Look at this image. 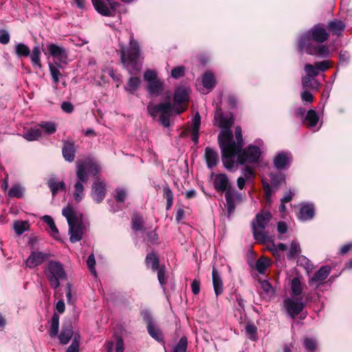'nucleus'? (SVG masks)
<instances>
[{
    "label": "nucleus",
    "instance_id": "nucleus-61",
    "mask_svg": "<svg viewBox=\"0 0 352 352\" xmlns=\"http://www.w3.org/2000/svg\"><path fill=\"white\" fill-rule=\"evenodd\" d=\"M50 73L52 77V79L55 83L58 82L59 80V76L60 75L58 69L53 66L52 65H50Z\"/></svg>",
    "mask_w": 352,
    "mask_h": 352
},
{
    "label": "nucleus",
    "instance_id": "nucleus-17",
    "mask_svg": "<svg viewBox=\"0 0 352 352\" xmlns=\"http://www.w3.org/2000/svg\"><path fill=\"white\" fill-rule=\"evenodd\" d=\"M329 67V60H325L320 62H316L314 65L307 63L305 65L304 69L307 74L316 78L319 74L320 72H324L327 70Z\"/></svg>",
    "mask_w": 352,
    "mask_h": 352
},
{
    "label": "nucleus",
    "instance_id": "nucleus-26",
    "mask_svg": "<svg viewBox=\"0 0 352 352\" xmlns=\"http://www.w3.org/2000/svg\"><path fill=\"white\" fill-rule=\"evenodd\" d=\"M212 285L214 291L215 293V295L219 296L220 294H221L223 292V281L222 279L217 272V270L215 269L214 267H213L212 269Z\"/></svg>",
    "mask_w": 352,
    "mask_h": 352
},
{
    "label": "nucleus",
    "instance_id": "nucleus-55",
    "mask_svg": "<svg viewBox=\"0 0 352 352\" xmlns=\"http://www.w3.org/2000/svg\"><path fill=\"white\" fill-rule=\"evenodd\" d=\"M95 265H96V261H95V257H94V254H91L89 256L87 260V265L89 268V270H90L91 273L96 277L97 276V274H96V268H95Z\"/></svg>",
    "mask_w": 352,
    "mask_h": 352
},
{
    "label": "nucleus",
    "instance_id": "nucleus-54",
    "mask_svg": "<svg viewBox=\"0 0 352 352\" xmlns=\"http://www.w3.org/2000/svg\"><path fill=\"white\" fill-rule=\"evenodd\" d=\"M283 180H284V177L281 173H277V174L272 173L270 175L271 184L276 188H277Z\"/></svg>",
    "mask_w": 352,
    "mask_h": 352
},
{
    "label": "nucleus",
    "instance_id": "nucleus-14",
    "mask_svg": "<svg viewBox=\"0 0 352 352\" xmlns=\"http://www.w3.org/2000/svg\"><path fill=\"white\" fill-rule=\"evenodd\" d=\"M225 199L226 201V207L228 211V217H230L234 211L236 204L241 201L242 195L232 187L225 192Z\"/></svg>",
    "mask_w": 352,
    "mask_h": 352
},
{
    "label": "nucleus",
    "instance_id": "nucleus-37",
    "mask_svg": "<svg viewBox=\"0 0 352 352\" xmlns=\"http://www.w3.org/2000/svg\"><path fill=\"white\" fill-rule=\"evenodd\" d=\"M163 195L166 199V209L169 210L173 204V193L168 185L163 187Z\"/></svg>",
    "mask_w": 352,
    "mask_h": 352
},
{
    "label": "nucleus",
    "instance_id": "nucleus-27",
    "mask_svg": "<svg viewBox=\"0 0 352 352\" xmlns=\"http://www.w3.org/2000/svg\"><path fill=\"white\" fill-rule=\"evenodd\" d=\"M327 29L329 32H331L333 34H336L337 36H340L342 34V32L345 28V24L343 21L334 19L331 21L327 24Z\"/></svg>",
    "mask_w": 352,
    "mask_h": 352
},
{
    "label": "nucleus",
    "instance_id": "nucleus-12",
    "mask_svg": "<svg viewBox=\"0 0 352 352\" xmlns=\"http://www.w3.org/2000/svg\"><path fill=\"white\" fill-rule=\"evenodd\" d=\"M59 315L57 313H54L52 318L48 322L49 329L48 333L50 338H54L58 337L60 344H66V331L63 327L60 335L59 333Z\"/></svg>",
    "mask_w": 352,
    "mask_h": 352
},
{
    "label": "nucleus",
    "instance_id": "nucleus-13",
    "mask_svg": "<svg viewBox=\"0 0 352 352\" xmlns=\"http://www.w3.org/2000/svg\"><path fill=\"white\" fill-rule=\"evenodd\" d=\"M283 306L287 314L295 318L303 310L305 304L302 298H287L283 301Z\"/></svg>",
    "mask_w": 352,
    "mask_h": 352
},
{
    "label": "nucleus",
    "instance_id": "nucleus-52",
    "mask_svg": "<svg viewBox=\"0 0 352 352\" xmlns=\"http://www.w3.org/2000/svg\"><path fill=\"white\" fill-rule=\"evenodd\" d=\"M102 72L104 73H107L112 78V79L118 83L117 87L119 86V84L120 83L122 80V76L120 74L113 71V69L110 67L106 68L105 69H102Z\"/></svg>",
    "mask_w": 352,
    "mask_h": 352
},
{
    "label": "nucleus",
    "instance_id": "nucleus-5",
    "mask_svg": "<svg viewBox=\"0 0 352 352\" xmlns=\"http://www.w3.org/2000/svg\"><path fill=\"white\" fill-rule=\"evenodd\" d=\"M67 224L69 225L70 241L75 243L80 241L85 230L83 215L73 210L69 204H67Z\"/></svg>",
    "mask_w": 352,
    "mask_h": 352
},
{
    "label": "nucleus",
    "instance_id": "nucleus-48",
    "mask_svg": "<svg viewBox=\"0 0 352 352\" xmlns=\"http://www.w3.org/2000/svg\"><path fill=\"white\" fill-rule=\"evenodd\" d=\"M77 146L74 143L67 140V162H73L75 158Z\"/></svg>",
    "mask_w": 352,
    "mask_h": 352
},
{
    "label": "nucleus",
    "instance_id": "nucleus-36",
    "mask_svg": "<svg viewBox=\"0 0 352 352\" xmlns=\"http://www.w3.org/2000/svg\"><path fill=\"white\" fill-rule=\"evenodd\" d=\"M128 195L127 190L124 187H117L113 193V197L118 204H123Z\"/></svg>",
    "mask_w": 352,
    "mask_h": 352
},
{
    "label": "nucleus",
    "instance_id": "nucleus-57",
    "mask_svg": "<svg viewBox=\"0 0 352 352\" xmlns=\"http://www.w3.org/2000/svg\"><path fill=\"white\" fill-rule=\"evenodd\" d=\"M260 284L261 289L266 294L271 295L274 293L272 287L267 280H261L260 281Z\"/></svg>",
    "mask_w": 352,
    "mask_h": 352
},
{
    "label": "nucleus",
    "instance_id": "nucleus-32",
    "mask_svg": "<svg viewBox=\"0 0 352 352\" xmlns=\"http://www.w3.org/2000/svg\"><path fill=\"white\" fill-rule=\"evenodd\" d=\"M42 136V131L38 127L31 128L23 134V138L28 141L38 140Z\"/></svg>",
    "mask_w": 352,
    "mask_h": 352
},
{
    "label": "nucleus",
    "instance_id": "nucleus-6",
    "mask_svg": "<svg viewBox=\"0 0 352 352\" xmlns=\"http://www.w3.org/2000/svg\"><path fill=\"white\" fill-rule=\"evenodd\" d=\"M272 214L270 212L265 211L258 213L256 219L252 221V232L254 239L260 243L267 242L273 243L274 238L265 230L267 223L272 219Z\"/></svg>",
    "mask_w": 352,
    "mask_h": 352
},
{
    "label": "nucleus",
    "instance_id": "nucleus-59",
    "mask_svg": "<svg viewBox=\"0 0 352 352\" xmlns=\"http://www.w3.org/2000/svg\"><path fill=\"white\" fill-rule=\"evenodd\" d=\"M201 124V117L199 113H197L192 120V130H199Z\"/></svg>",
    "mask_w": 352,
    "mask_h": 352
},
{
    "label": "nucleus",
    "instance_id": "nucleus-53",
    "mask_svg": "<svg viewBox=\"0 0 352 352\" xmlns=\"http://www.w3.org/2000/svg\"><path fill=\"white\" fill-rule=\"evenodd\" d=\"M256 270L260 274H264L267 267V262L265 258H260L256 262L255 265Z\"/></svg>",
    "mask_w": 352,
    "mask_h": 352
},
{
    "label": "nucleus",
    "instance_id": "nucleus-23",
    "mask_svg": "<svg viewBox=\"0 0 352 352\" xmlns=\"http://www.w3.org/2000/svg\"><path fill=\"white\" fill-rule=\"evenodd\" d=\"M331 272V268L324 265L321 267L318 271H316L309 280L310 284H316L318 286L322 284L324 280L328 277Z\"/></svg>",
    "mask_w": 352,
    "mask_h": 352
},
{
    "label": "nucleus",
    "instance_id": "nucleus-1",
    "mask_svg": "<svg viewBox=\"0 0 352 352\" xmlns=\"http://www.w3.org/2000/svg\"><path fill=\"white\" fill-rule=\"evenodd\" d=\"M190 89L186 86H179L175 90L173 104L170 102L160 103L157 104H148L147 107L148 113L155 118L160 115L159 121L164 126H170V117L175 112L179 114L187 109V103L189 101Z\"/></svg>",
    "mask_w": 352,
    "mask_h": 352
},
{
    "label": "nucleus",
    "instance_id": "nucleus-58",
    "mask_svg": "<svg viewBox=\"0 0 352 352\" xmlns=\"http://www.w3.org/2000/svg\"><path fill=\"white\" fill-rule=\"evenodd\" d=\"M141 315L144 320L146 322L147 327L150 326V324H153V318L148 310H143L141 312Z\"/></svg>",
    "mask_w": 352,
    "mask_h": 352
},
{
    "label": "nucleus",
    "instance_id": "nucleus-15",
    "mask_svg": "<svg viewBox=\"0 0 352 352\" xmlns=\"http://www.w3.org/2000/svg\"><path fill=\"white\" fill-rule=\"evenodd\" d=\"M214 188L219 192H225L232 188L230 181L225 173H211Z\"/></svg>",
    "mask_w": 352,
    "mask_h": 352
},
{
    "label": "nucleus",
    "instance_id": "nucleus-30",
    "mask_svg": "<svg viewBox=\"0 0 352 352\" xmlns=\"http://www.w3.org/2000/svg\"><path fill=\"white\" fill-rule=\"evenodd\" d=\"M202 84L208 91L211 90L215 86V78L213 74L210 72H206L202 78Z\"/></svg>",
    "mask_w": 352,
    "mask_h": 352
},
{
    "label": "nucleus",
    "instance_id": "nucleus-20",
    "mask_svg": "<svg viewBox=\"0 0 352 352\" xmlns=\"http://www.w3.org/2000/svg\"><path fill=\"white\" fill-rule=\"evenodd\" d=\"M92 197L98 203L102 201L106 195V185L103 180L96 179L92 187Z\"/></svg>",
    "mask_w": 352,
    "mask_h": 352
},
{
    "label": "nucleus",
    "instance_id": "nucleus-62",
    "mask_svg": "<svg viewBox=\"0 0 352 352\" xmlns=\"http://www.w3.org/2000/svg\"><path fill=\"white\" fill-rule=\"evenodd\" d=\"M50 233L54 239L60 240V234L54 222L50 227Z\"/></svg>",
    "mask_w": 352,
    "mask_h": 352
},
{
    "label": "nucleus",
    "instance_id": "nucleus-50",
    "mask_svg": "<svg viewBox=\"0 0 352 352\" xmlns=\"http://www.w3.org/2000/svg\"><path fill=\"white\" fill-rule=\"evenodd\" d=\"M142 218L138 215H134L132 218V229L135 231H140L142 230Z\"/></svg>",
    "mask_w": 352,
    "mask_h": 352
},
{
    "label": "nucleus",
    "instance_id": "nucleus-40",
    "mask_svg": "<svg viewBox=\"0 0 352 352\" xmlns=\"http://www.w3.org/2000/svg\"><path fill=\"white\" fill-rule=\"evenodd\" d=\"M48 186L50 187L52 194L54 195L60 190L64 188L65 184L63 182H57L54 177L50 178L47 182Z\"/></svg>",
    "mask_w": 352,
    "mask_h": 352
},
{
    "label": "nucleus",
    "instance_id": "nucleus-29",
    "mask_svg": "<svg viewBox=\"0 0 352 352\" xmlns=\"http://www.w3.org/2000/svg\"><path fill=\"white\" fill-rule=\"evenodd\" d=\"M290 288L292 297L301 298L300 296L302 292L303 285L298 277H294L291 280Z\"/></svg>",
    "mask_w": 352,
    "mask_h": 352
},
{
    "label": "nucleus",
    "instance_id": "nucleus-47",
    "mask_svg": "<svg viewBox=\"0 0 352 352\" xmlns=\"http://www.w3.org/2000/svg\"><path fill=\"white\" fill-rule=\"evenodd\" d=\"M316 340L312 338H305L303 340V346L308 352H314L316 349Z\"/></svg>",
    "mask_w": 352,
    "mask_h": 352
},
{
    "label": "nucleus",
    "instance_id": "nucleus-34",
    "mask_svg": "<svg viewBox=\"0 0 352 352\" xmlns=\"http://www.w3.org/2000/svg\"><path fill=\"white\" fill-rule=\"evenodd\" d=\"M145 261L147 267H151L153 271L160 268L158 256L153 252L148 253L146 255Z\"/></svg>",
    "mask_w": 352,
    "mask_h": 352
},
{
    "label": "nucleus",
    "instance_id": "nucleus-2",
    "mask_svg": "<svg viewBox=\"0 0 352 352\" xmlns=\"http://www.w3.org/2000/svg\"><path fill=\"white\" fill-rule=\"evenodd\" d=\"M76 169L77 181L74 185V198L79 202L84 196V184L88 182L87 172L96 176L100 173V166L96 159L87 157L77 161Z\"/></svg>",
    "mask_w": 352,
    "mask_h": 352
},
{
    "label": "nucleus",
    "instance_id": "nucleus-63",
    "mask_svg": "<svg viewBox=\"0 0 352 352\" xmlns=\"http://www.w3.org/2000/svg\"><path fill=\"white\" fill-rule=\"evenodd\" d=\"M86 42L82 40H80L76 36H71L69 39H67V45L72 44L74 45H79L81 46L84 45Z\"/></svg>",
    "mask_w": 352,
    "mask_h": 352
},
{
    "label": "nucleus",
    "instance_id": "nucleus-60",
    "mask_svg": "<svg viewBox=\"0 0 352 352\" xmlns=\"http://www.w3.org/2000/svg\"><path fill=\"white\" fill-rule=\"evenodd\" d=\"M157 278L160 283V285L164 287L166 284V278H165V270L164 267H160L157 270Z\"/></svg>",
    "mask_w": 352,
    "mask_h": 352
},
{
    "label": "nucleus",
    "instance_id": "nucleus-44",
    "mask_svg": "<svg viewBox=\"0 0 352 352\" xmlns=\"http://www.w3.org/2000/svg\"><path fill=\"white\" fill-rule=\"evenodd\" d=\"M23 192L24 188L19 184H15L8 191V196L10 197L21 198Z\"/></svg>",
    "mask_w": 352,
    "mask_h": 352
},
{
    "label": "nucleus",
    "instance_id": "nucleus-38",
    "mask_svg": "<svg viewBox=\"0 0 352 352\" xmlns=\"http://www.w3.org/2000/svg\"><path fill=\"white\" fill-rule=\"evenodd\" d=\"M301 252L300 243L297 241H292L287 253V258L293 259L296 258Z\"/></svg>",
    "mask_w": 352,
    "mask_h": 352
},
{
    "label": "nucleus",
    "instance_id": "nucleus-46",
    "mask_svg": "<svg viewBox=\"0 0 352 352\" xmlns=\"http://www.w3.org/2000/svg\"><path fill=\"white\" fill-rule=\"evenodd\" d=\"M47 50L49 54L56 58H59L64 52L63 48L55 44L49 45L47 46Z\"/></svg>",
    "mask_w": 352,
    "mask_h": 352
},
{
    "label": "nucleus",
    "instance_id": "nucleus-31",
    "mask_svg": "<svg viewBox=\"0 0 352 352\" xmlns=\"http://www.w3.org/2000/svg\"><path fill=\"white\" fill-rule=\"evenodd\" d=\"M140 79L138 77H131L126 85L124 87V89L129 94H133L138 89L140 85Z\"/></svg>",
    "mask_w": 352,
    "mask_h": 352
},
{
    "label": "nucleus",
    "instance_id": "nucleus-24",
    "mask_svg": "<svg viewBox=\"0 0 352 352\" xmlns=\"http://www.w3.org/2000/svg\"><path fill=\"white\" fill-rule=\"evenodd\" d=\"M204 158L206 162L207 167L209 169H212L219 162V157L218 152L210 147L206 148Z\"/></svg>",
    "mask_w": 352,
    "mask_h": 352
},
{
    "label": "nucleus",
    "instance_id": "nucleus-42",
    "mask_svg": "<svg viewBox=\"0 0 352 352\" xmlns=\"http://www.w3.org/2000/svg\"><path fill=\"white\" fill-rule=\"evenodd\" d=\"M188 340L186 336L180 338L179 342L173 346L172 352H186Z\"/></svg>",
    "mask_w": 352,
    "mask_h": 352
},
{
    "label": "nucleus",
    "instance_id": "nucleus-4",
    "mask_svg": "<svg viewBox=\"0 0 352 352\" xmlns=\"http://www.w3.org/2000/svg\"><path fill=\"white\" fill-rule=\"evenodd\" d=\"M140 52L138 43L132 37L130 38L128 47L120 46L121 63L131 74L140 69L138 64Z\"/></svg>",
    "mask_w": 352,
    "mask_h": 352
},
{
    "label": "nucleus",
    "instance_id": "nucleus-25",
    "mask_svg": "<svg viewBox=\"0 0 352 352\" xmlns=\"http://www.w3.org/2000/svg\"><path fill=\"white\" fill-rule=\"evenodd\" d=\"M67 310H72V314L70 316L69 320L71 321H76L79 316L80 311L76 307L75 300L73 298L71 294V286L67 283Z\"/></svg>",
    "mask_w": 352,
    "mask_h": 352
},
{
    "label": "nucleus",
    "instance_id": "nucleus-19",
    "mask_svg": "<svg viewBox=\"0 0 352 352\" xmlns=\"http://www.w3.org/2000/svg\"><path fill=\"white\" fill-rule=\"evenodd\" d=\"M48 256V254L39 251H32L25 261V265L27 267L34 268L45 261Z\"/></svg>",
    "mask_w": 352,
    "mask_h": 352
},
{
    "label": "nucleus",
    "instance_id": "nucleus-64",
    "mask_svg": "<svg viewBox=\"0 0 352 352\" xmlns=\"http://www.w3.org/2000/svg\"><path fill=\"white\" fill-rule=\"evenodd\" d=\"M243 176L246 180L251 179L254 177L253 170L250 167H245L243 170Z\"/></svg>",
    "mask_w": 352,
    "mask_h": 352
},
{
    "label": "nucleus",
    "instance_id": "nucleus-10",
    "mask_svg": "<svg viewBox=\"0 0 352 352\" xmlns=\"http://www.w3.org/2000/svg\"><path fill=\"white\" fill-rule=\"evenodd\" d=\"M214 120L218 126L221 128V131L218 135V142L226 138L230 140L231 130L230 127L233 123L232 116L230 114L223 113L217 111L214 116Z\"/></svg>",
    "mask_w": 352,
    "mask_h": 352
},
{
    "label": "nucleus",
    "instance_id": "nucleus-18",
    "mask_svg": "<svg viewBox=\"0 0 352 352\" xmlns=\"http://www.w3.org/2000/svg\"><path fill=\"white\" fill-rule=\"evenodd\" d=\"M292 160V153L289 151H281L274 158V165L278 170H283L290 166Z\"/></svg>",
    "mask_w": 352,
    "mask_h": 352
},
{
    "label": "nucleus",
    "instance_id": "nucleus-16",
    "mask_svg": "<svg viewBox=\"0 0 352 352\" xmlns=\"http://www.w3.org/2000/svg\"><path fill=\"white\" fill-rule=\"evenodd\" d=\"M306 33H309V36L312 42L316 41L318 43H322L329 38V34L324 25L322 23L314 25L311 30Z\"/></svg>",
    "mask_w": 352,
    "mask_h": 352
},
{
    "label": "nucleus",
    "instance_id": "nucleus-51",
    "mask_svg": "<svg viewBox=\"0 0 352 352\" xmlns=\"http://www.w3.org/2000/svg\"><path fill=\"white\" fill-rule=\"evenodd\" d=\"M144 79L148 84L151 82H154L158 80L157 74L155 70L147 69L144 74Z\"/></svg>",
    "mask_w": 352,
    "mask_h": 352
},
{
    "label": "nucleus",
    "instance_id": "nucleus-33",
    "mask_svg": "<svg viewBox=\"0 0 352 352\" xmlns=\"http://www.w3.org/2000/svg\"><path fill=\"white\" fill-rule=\"evenodd\" d=\"M318 120L319 117L317 112L314 109H310L306 114L305 122L310 127H314L317 124Z\"/></svg>",
    "mask_w": 352,
    "mask_h": 352
},
{
    "label": "nucleus",
    "instance_id": "nucleus-43",
    "mask_svg": "<svg viewBox=\"0 0 352 352\" xmlns=\"http://www.w3.org/2000/svg\"><path fill=\"white\" fill-rule=\"evenodd\" d=\"M15 53L19 57H27L30 54V50L26 45L18 43L15 46Z\"/></svg>",
    "mask_w": 352,
    "mask_h": 352
},
{
    "label": "nucleus",
    "instance_id": "nucleus-49",
    "mask_svg": "<svg viewBox=\"0 0 352 352\" xmlns=\"http://www.w3.org/2000/svg\"><path fill=\"white\" fill-rule=\"evenodd\" d=\"M39 126L43 129L47 134H52L56 130L55 124L52 122H41Z\"/></svg>",
    "mask_w": 352,
    "mask_h": 352
},
{
    "label": "nucleus",
    "instance_id": "nucleus-21",
    "mask_svg": "<svg viewBox=\"0 0 352 352\" xmlns=\"http://www.w3.org/2000/svg\"><path fill=\"white\" fill-rule=\"evenodd\" d=\"M315 215V208L313 204L302 203L300 204L298 218L302 221L311 220Z\"/></svg>",
    "mask_w": 352,
    "mask_h": 352
},
{
    "label": "nucleus",
    "instance_id": "nucleus-8",
    "mask_svg": "<svg viewBox=\"0 0 352 352\" xmlns=\"http://www.w3.org/2000/svg\"><path fill=\"white\" fill-rule=\"evenodd\" d=\"M263 148V142L261 140L254 142V144H250L244 150H241L240 153L236 155L235 162L239 164L245 163H256L258 161L262 149Z\"/></svg>",
    "mask_w": 352,
    "mask_h": 352
},
{
    "label": "nucleus",
    "instance_id": "nucleus-28",
    "mask_svg": "<svg viewBox=\"0 0 352 352\" xmlns=\"http://www.w3.org/2000/svg\"><path fill=\"white\" fill-rule=\"evenodd\" d=\"M164 83L162 80L158 79L156 81L151 82L147 85V90L151 96H158L161 95L164 90Z\"/></svg>",
    "mask_w": 352,
    "mask_h": 352
},
{
    "label": "nucleus",
    "instance_id": "nucleus-3",
    "mask_svg": "<svg viewBox=\"0 0 352 352\" xmlns=\"http://www.w3.org/2000/svg\"><path fill=\"white\" fill-rule=\"evenodd\" d=\"M230 140L223 138L219 144L222 153V162L224 167L231 170L235 165L236 155L240 153L243 147L242 130L240 126L235 128V138L234 140L232 132L231 131Z\"/></svg>",
    "mask_w": 352,
    "mask_h": 352
},
{
    "label": "nucleus",
    "instance_id": "nucleus-9",
    "mask_svg": "<svg viewBox=\"0 0 352 352\" xmlns=\"http://www.w3.org/2000/svg\"><path fill=\"white\" fill-rule=\"evenodd\" d=\"M45 274L50 286L54 289L60 285V280L64 278L65 271L63 265L58 261H51L45 270Z\"/></svg>",
    "mask_w": 352,
    "mask_h": 352
},
{
    "label": "nucleus",
    "instance_id": "nucleus-45",
    "mask_svg": "<svg viewBox=\"0 0 352 352\" xmlns=\"http://www.w3.org/2000/svg\"><path fill=\"white\" fill-rule=\"evenodd\" d=\"M13 228L17 234H22L28 230V223L23 221H15L13 223Z\"/></svg>",
    "mask_w": 352,
    "mask_h": 352
},
{
    "label": "nucleus",
    "instance_id": "nucleus-39",
    "mask_svg": "<svg viewBox=\"0 0 352 352\" xmlns=\"http://www.w3.org/2000/svg\"><path fill=\"white\" fill-rule=\"evenodd\" d=\"M147 330L149 335L153 338L155 340L157 341H162L164 339L163 335L160 330L155 325L150 324V326L147 327Z\"/></svg>",
    "mask_w": 352,
    "mask_h": 352
},
{
    "label": "nucleus",
    "instance_id": "nucleus-35",
    "mask_svg": "<svg viewBox=\"0 0 352 352\" xmlns=\"http://www.w3.org/2000/svg\"><path fill=\"white\" fill-rule=\"evenodd\" d=\"M30 56L32 64L34 67L41 68V49L39 46H35L32 51V53L29 55Z\"/></svg>",
    "mask_w": 352,
    "mask_h": 352
},
{
    "label": "nucleus",
    "instance_id": "nucleus-41",
    "mask_svg": "<svg viewBox=\"0 0 352 352\" xmlns=\"http://www.w3.org/2000/svg\"><path fill=\"white\" fill-rule=\"evenodd\" d=\"M245 332L251 340L255 341L257 340V327L253 322H248L245 326Z\"/></svg>",
    "mask_w": 352,
    "mask_h": 352
},
{
    "label": "nucleus",
    "instance_id": "nucleus-56",
    "mask_svg": "<svg viewBox=\"0 0 352 352\" xmlns=\"http://www.w3.org/2000/svg\"><path fill=\"white\" fill-rule=\"evenodd\" d=\"M185 74V67L184 66H178L174 67L171 70V76L173 78L177 79L182 77Z\"/></svg>",
    "mask_w": 352,
    "mask_h": 352
},
{
    "label": "nucleus",
    "instance_id": "nucleus-7",
    "mask_svg": "<svg viewBox=\"0 0 352 352\" xmlns=\"http://www.w3.org/2000/svg\"><path fill=\"white\" fill-rule=\"evenodd\" d=\"M298 49L309 55H316L322 58L328 57L330 52L326 45H316L312 43L309 33H304L298 39Z\"/></svg>",
    "mask_w": 352,
    "mask_h": 352
},
{
    "label": "nucleus",
    "instance_id": "nucleus-11",
    "mask_svg": "<svg viewBox=\"0 0 352 352\" xmlns=\"http://www.w3.org/2000/svg\"><path fill=\"white\" fill-rule=\"evenodd\" d=\"M96 10L105 16H113L119 3L115 0H91Z\"/></svg>",
    "mask_w": 352,
    "mask_h": 352
},
{
    "label": "nucleus",
    "instance_id": "nucleus-22",
    "mask_svg": "<svg viewBox=\"0 0 352 352\" xmlns=\"http://www.w3.org/2000/svg\"><path fill=\"white\" fill-rule=\"evenodd\" d=\"M80 342V334L72 329H67V352H79Z\"/></svg>",
    "mask_w": 352,
    "mask_h": 352
}]
</instances>
